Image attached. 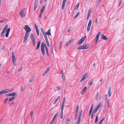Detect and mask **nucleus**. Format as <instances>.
<instances>
[{
    "mask_svg": "<svg viewBox=\"0 0 124 124\" xmlns=\"http://www.w3.org/2000/svg\"><path fill=\"white\" fill-rule=\"evenodd\" d=\"M102 105L101 103H99L98 106L96 107L98 109H99V108L101 107Z\"/></svg>",
    "mask_w": 124,
    "mask_h": 124,
    "instance_id": "obj_31",
    "label": "nucleus"
},
{
    "mask_svg": "<svg viewBox=\"0 0 124 124\" xmlns=\"http://www.w3.org/2000/svg\"><path fill=\"white\" fill-rule=\"evenodd\" d=\"M8 92V89H6L0 91V95Z\"/></svg>",
    "mask_w": 124,
    "mask_h": 124,
    "instance_id": "obj_10",
    "label": "nucleus"
},
{
    "mask_svg": "<svg viewBox=\"0 0 124 124\" xmlns=\"http://www.w3.org/2000/svg\"><path fill=\"white\" fill-rule=\"evenodd\" d=\"M77 116L76 115H74V118L75 120H76L77 119Z\"/></svg>",
    "mask_w": 124,
    "mask_h": 124,
    "instance_id": "obj_58",
    "label": "nucleus"
},
{
    "mask_svg": "<svg viewBox=\"0 0 124 124\" xmlns=\"http://www.w3.org/2000/svg\"><path fill=\"white\" fill-rule=\"evenodd\" d=\"M79 5V3H78L77 5L76 6V7L75 8V10H77L78 8Z\"/></svg>",
    "mask_w": 124,
    "mask_h": 124,
    "instance_id": "obj_30",
    "label": "nucleus"
},
{
    "mask_svg": "<svg viewBox=\"0 0 124 124\" xmlns=\"http://www.w3.org/2000/svg\"><path fill=\"white\" fill-rule=\"evenodd\" d=\"M122 0H121L120 1V2H119V4H118V7H119V6H120V5H121V2H122Z\"/></svg>",
    "mask_w": 124,
    "mask_h": 124,
    "instance_id": "obj_60",
    "label": "nucleus"
},
{
    "mask_svg": "<svg viewBox=\"0 0 124 124\" xmlns=\"http://www.w3.org/2000/svg\"><path fill=\"white\" fill-rule=\"evenodd\" d=\"M101 34V32L99 31L96 35L95 39H99V36Z\"/></svg>",
    "mask_w": 124,
    "mask_h": 124,
    "instance_id": "obj_23",
    "label": "nucleus"
},
{
    "mask_svg": "<svg viewBox=\"0 0 124 124\" xmlns=\"http://www.w3.org/2000/svg\"><path fill=\"white\" fill-rule=\"evenodd\" d=\"M15 97H11L9 98V101H11L14 100L15 99Z\"/></svg>",
    "mask_w": 124,
    "mask_h": 124,
    "instance_id": "obj_25",
    "label": "nucleus"
},
{
    "mask_svg": "<svg viewBox=\"0 0 124 124\" xmlns=\"http://www.w3.org/2000/svg\"><path fill=\"white\" fill-rule=\"evenodd\" d=\"M98 117H99V116H97L96 117L95 119V123H97V122L98 121Z\"/></svg>",
    "mask_w": 124,
    "mask_h": 124,
    "instance_id": "obj_35",
    "label": "nucleus"
},
{
    "mask_svg": "<svg viewBox=\"0 0 124 124\" xmlns=\"http://www.w3.org/2000/svg\"><path fill=\"white\" fill-rule=\"evenodd\" d=\"M98 109L96 108L94 109L93 110L92 113L93 114H94L98 111Z\"/></svg>",
    "mask_w": 124,
    "mask_h": 124,
    "instance_id": "obj_26",
    "label": "nucleus"
},
{
    "mask_svg": "<svg viewBox=\"0 0 124 124\" xmlns=\"http://www.w3.org/2000/svg\"><path fill=\"white\" fill-rule=\"evenodd\" d=\"M31 38V39L32 41H35V39L34 37H32Z\"/></svg>",
    "mask_w": 124,
    "mask_h": 124,
    "instance_id": "obj_52",
    "label": "nucleus"
},
{
    "mask_svg": "<svg viewBox=\"0 0 124 124\" xmlns=\"http://www.w3.org/2000/svg\"><path fill=\"white\" fill-rule=\"evenodd\" d=\"M94 114H93V113H92V115H91V119L92 118H93V116Z\"/></svg>",
    "mask_w": 124,
    "mask_h": 124,
    "instance_id": "obj_63",
    "label": "nucleus"
},
{
    "mask_svg": "<svg viewBox=\"0 0 124 124\" xmlns=\"http://www.w3.org/2000/svg\"><path fill=\"white\" fill-rule=\"evenodd\" d=\"M8 101V98H6L4 100V103H6Z\"/></svg>",
    "mask_w": 124,
    "mask_h": 124,
    "instance_id": "obj_36",
    "label": "nucleus"
},
{
    "mask_svg": "<svg viewBox=\"0 0 124 124\" xmlns=\"http://www.w3.org/2000/svg\"><path fill=\"white\" fill-rule=\"evenodd\" d=\"M2 51H4V49H5V47L4 46H2Z\"/></svg>",
    "mask_w": 124,
    "mask_h": 124,
    "instance_id": "obj_54",
    "label": "nucleus"
},
{
    "mask_svg": "<svg viewBox=\"0 0 124 124\" xmlns=\"http://www.w3.org/2000/svg\"><path fill=\"white\" fill-rule=\"evenodd\" d=\"M42 14V13L40 12V14L39 16V17L40 18H41Z\"/></svg>",
    "mask_w": 124,
    "mask_h": 124,
    "instance_id": "obj_57",
    "label": "nucleus"
},
{
    "mask_svg": "<svg viewBox=\"0 0 124 124\" xmlns=\"http://www.w3.org/2000/svg\"><path fill=\"white\" fill-rule=\"evenodd\" d=\"M24 29L26 32L25 33H27L29 34V33L31 31V29L29 26L27 25H24Z\"/></svg>",
    "mask_w": 124,
    "mask_h": 124,
    "instance_id": "obj_6",
    "label": "nucleus"
},
{
    "mask_svg": "<svg viewBox=\"0 0 124 124\" xmlns=\"http://www.w3.org/2000/svg\"><path fill=\"white\" fill-rule=\"evenodd\" d=\"M104 117H103V118H102V119H101V120L99 122V123L100 124H101L102 123L103 120H104Z\"/></svg>",
    "mask_w": 124,
    "mask_h": 124,
    "instance_id": "obj_28",
    "label": "nucleus"
},
{
    "mask_svg": "<svg viewBox=\"0 0 124 124\" xmlns=\"http://www.w3.org/2000/svg\"><path fill=\"white\" fill-rule=\"evenodd\" d=\"M86 37V36H85L83 37L79 41L78 43V44L79 45L82 44L85 39V38Z\"/></svg>",
    "mask_w": 124,
    "mask_h": 124,
    "instance_id": "obj_9",
    "label": "nucleus"
},
{
    "mask_svg": "<svg viewBox=\"0 0 124 124\" xmlns=\"http://www.w3.org/2000/svg\"><path fill=\"white\" fill-rule=\"evenodd\" d=\"M87 74L86 73H85V74L83 76L82 78L80 80V82H81L83 81V80H85L87 77Z\"/></svg>",
    "mask_w": 124,
    "mask_h": 124,
    "instance_id": "obj_11",
    "label": "nucleus"
},
{
    "mask_svg": "<svg viewBox=\"0 0 124 124\" xmlns=\"http://www.w3.org/2000/svg\"><path fill=\"white\" fill-rule=\"evenodd\" d=\"M55 46L54 44H53L52 46V53H53V51L54 50V47Z\"/></svg>",
    "mask_w": 124,
    "mask_h": 124,
    "instance_id": "obj_49",
    "label": "nucleus"
},
{
    "mask_svg": "<svg viewBox=\"0 0 124 124\" xmlns=\"http://www.w3.org/2000/svg\"><path fill=\"white\" fill-rule=\"evenodd\" d=\"M60 97L59 96H58L57 98L55 99V101L56 102L58 100V99L60 98Z\"/></svg>",
    "mask_w": 124,
    "mask_h": 124,
    "instance_id": "obj_46",
    "label": "nucleus"
},
{
    "mask_svg": "<svg viewBox=\"0 0 124 124\" xmlns=\"http://www.w3.org/2000/svg\"><path fill=\"white\" fill-rule=\"evenodd\" d=\"M70 120V118H68L66 120V124H68V123H69V121Z\"/></svg>",
    "mask_w": 124,
    "mask_h": 124,
    "instance_id": "obj_37",
    "label": "nucleus"
},
{
    "mask_svg": "<svg viewBox=\"0 0 124 124\" xmlns=\"http://www.w3.org/2000/svg\"><path fill=\"white\" fill-rule=\"evenodd\" d=\"M93 82L92 81H90V82H89V83L88 84V85H92L93 84Z\"/></svg>",
    "mask_w": 124,
    "mask_h": 124,
    "instance_id": "obj_50",
    "label": "nucleus"
},
{
    "mask_svg": "<svg viewBox=\"0 0 124 124\" xmlns=\"http://www.w3.org/2000/svg\"><path fill=\"white\" fill-rule=\"evenodd\" d=\"M50 30V29H49L47 32L45 33V34L46 35H51V33L50 32L51 31Z\"/></svg>",
    "mask_w": 124,
    "mask_h": 124,
    "instance_id": "obj_19",
    "label": "nucleus"
},
{
    "mask_svg": "<svg viewBox=\"0 0 124 124\" xmlns=\"http://www.w3.org/2000/svg\"><path fill=\"white\" fill-rule=\"evenodd\" d=\"M32 44H33V46H35V41H32Z\"/></svg>",
    "mask_w": 124,
    "mask_h": 124,
    "instance_id": "obj_55",
    "label": "nucleus"
},
{
    "mask_svg": "<svg viewBox=\"0 0 124 124\" xmlns=\"http://www.w3.org/2000/svg\"><path fill=\"white\" fill-rule=\"evenodd\" d=\"M93 104H92L91 105V107H90V110H91V111H92V109H93Z\"/></svg>",
    "mask_w": 124,
    "mask_h": 124,
    "instance_id": "obj_41",
    "label": "nucleus"
},
{
    "mask_svg": "<svg viewBox=\"0 0 124 124\" xmlns=\"http://www.w3.org/2000/svg\"><path fill=\"white\" fill-rule=\"evenodd\" d=\"M29 35V34L27 33H25L24 37L23 38V42L24 43L25 42Z\"/></svg>",
    "mask_w": 124,
    "mask_h": 124,
    "instance_id": "obj_8",
    "label": "nucleus"
},
{
    "mask_svg": "<svg viewBox=\"0 0 124 124\" xmlns=\"http://www.w3.org/2000/svg\"><path fill=\"white\" fill-rule=\"evenodd\" d=\"M66 0H63L62 3V4L63 5H65V4L66 2Z\"/></svg>",
    "mask_w": 124,
    "mask_h": 124,
    "instance_id": "obj_44",
    "label": "nucleus"
},
{
    "mask_svg": "<svg viewBox=\"0 0 124 124\" xmlns=\"http://www.w3.org/2000/svg\"><path fill=\"white\" fill-rule=\"evenodd\" d=\"M36 32H37V34L38 36H39V30L38 29H37L36 30Z\"/></svg>",
    "mask_w": 124,
    "mask_h": 124,
    "instance_id": "obj_39",
    "label": "nucleus"
},
{
    "mask_svg": "<svg viewBox=\"0 0 124 124\" xmlns=\"http://www.w3.org/2000/svg\"><path fill=\"white\" fill-rule=\"evenodd\" d=\"M92 112V111L89 110V116H90V115L91 114Z\"/></svg>",
    "mask_w": 124,
    "mask_h": 124,
    "instance_id": "obj_59",
    "label": "nucleus"
},
{
    "mask_svg": "<svg viewBox=\"0 0 124 124\" xmlns=\"http://www.w3.org/2000/svg\"><path fill=\"white\" fill-rule=\"evenodd\" d=\"M91 12L92 10H91L89 9L88 11V14L90 15Z\"/></svg>",
    "mask_w": 124,
    "mask_h": 124,
    "instance_id": "obj_47",
    "label": "nucleus"
},
{
    "mask_svg": "<svg viewBox=\"0 0 124 124\" xmlns=\"http://www.w3.org/2000/svg\"><path fill=\"white\" fill-rule=\"evenodd\" d=\"M63 111H61L60 113V118L61 119H62L63 117Z\"/></svg>",
    "mask_w": 124,
    "mask_h": 124,
    "instance_id": "obj_29",
    "label": "nucleus"
},
{
    "mask_svg": "<svg viewBox=\"0 0 124 124\" xmlns=\"http://www.w3.org/2000/svg\"><path fill=\"white\" fill-rule=\"evenodd\" d=\"M101 0H98L97 3V5L98 6L100 4V2Z\"/></svg>",
    "mask_w": 124,
    "mask_h": 124,
    "instance_id": "obj_42",
    "label": "nucleus"
},
{
    "mask_svg": "<svg viewBox=\"0 0 124 124\" xmlns=\"http://www.w3.org/2000/svg\"><path fill=\"white\" fill-rule=\"evenodd\" d=\"M99 93H96V95L95 96L96 100H97L98 97Z\"/></svg>",
    "mask_w": 124,
    "mask_h": 124,
    "instance_id": "obj_34",
    "label": "nucleus"
},
{
    "mask_svg": "<svg viewBox=\"0 0 124 124\" xmlns=\"http://www.w3.org/2000/svg\"><path fill=\"white\" fill-rule=\"evenodd\" d=\"M57 115V113H56V114H55L54 116L53 117L52 119V120L51 121L50 123L49 124H52L53 123V122L54 121V119H55V117H56Z\"/></svg>",
    "mask_w": 124,
    "mask_h": 124,
    "instance_id": "obj_16",
    "label": "nucleus"
},
{
    "mask_svg": "<svg viewBox=\"0 0 124 124\" xmlns=\"http://www.w3.org/2000/svg\"><path fill=\"white\" fill-rule=\"evenodd\" d=\"M26 10L25 8H24L19 12V14L22 17H24L25 16V12Z\"/></svg>",
    "mask_w": 124,
    "mask_h": 124,
    "instance_id": "obj_5",
    "label": "nucleus"
},
{
    "mask_svg": "<svg viewBox=\"0 0 124 124\" xmlns=\"http://www.w3.org/2000/svg\"><path fill=\"white\" fill-rule=\"evenodd\" d=\"M45 40L46 43H49L48 39H45Z\"/></svg>",
    "mask_w": 124,
    "mask_h": 124,
    "instance_id": "obj_61",
    "label": "nucleus"
},
{
    "mask_svg": "<svg viewBox=\"0 0 124 124\" xmlns=\"http://www.w3.org/2000/svg\"><path fill=\"white\" fill-rule=\"evenodd\" d=\"M64 105H62L61 108V111H63L64 109Z\"/></svg>",
    "mask_w": 124,
    "mask_h": 124,
    "instance_id": "obj_40",
    "label": "nucleus"
},
{
    "mask_svg": "<svg viewBox=\"0 0 124 124\" xmlns=\"http://www.w3.org/2000/svg\"><path fill=\"white\" fill-rule=\"evenodd\" d=\"M89 47L88 45H84L78 47L77 48L78 50L86 49L89 48Z\"/></svg>",
    "mask_w": 124,
    "mask_h": 124,
    "instance_id": "obj_4",
    "label": "nucleus"
},
{
    "mask_svg": "<svg viewBox=\"0 0 124 124\" xmlns=\"http://www.w3.org/2000/svg\"><path fill=\"white\" fill-rule=\"evenodd\" d=\"M105 100L107 104V107L109 108L110 107L109 103V100L107 97H105Z\"/></svg>",
    "mask_w": 124,
    "mask_h": 124,
    "instance_id": "obj_12",
    "label": "nucleus"
},
{
    "mask_svg": "<svg viewBox=\"0 0 124 124\" xmlns=\"http://www.w3.org/2000/svg\"><path fill=\"white\" fill-rule=\"evenodd\" d=\"M74 40L73 39H71L70 41H68V42L66 43V46H67L68 45L70 44Z\"/></svg>",
    "mask_w": 124,
    "mask_h": 124,
    "instance_id": "obj_21",
    "label": "nucleus"
},
{
    "mask_svg": "<svg viewBox=\"0 0 124 124\" xmlns=\"http://www.w3.org/2000/svg\"><path fill=\"white\" fill-rule=\"evenodd\" d=\"M65 5L62 4L61 8L62 10L64 9L65 6Z\"/></svg>",
    "mask_w": 124,
    "mask_h": 124,
    "instance_id": "obj_56",
    "label": "nucleus"
},
{
    "mask_svg": "<svg viewBox=\"0 0 124 124\" xmlns=\"http://www.w3.org/2000/svg\"><path fill=\"white\" fill-rule=\"evenodd\" d=\"M43 35L45 39H48L47 36H46V35L45 34H44Z\"/></svg>",
    "mask_w": 124,
    "mask_h": 124,
    "instance_id": "obj_48",
    "label": "nucleus"
},
{
    "mask_svg": "<svg viewBox=\"0 0 124 124\" xmlns=\"http://www.w3.org/2000/svg\"><path fill=\"white\" fill-rule=\"evenodd\" d=\"M87 87H85L83 88V89L82 90L81 93L82 95H83L84 94V93L86 91V89Z\"/></svg>",
    "mask_w": 124,
    "mask_h": 124,
    "instance_id": "obj_15",
    "label": "nucleus"
},
{
    "mask_svg": "<svg viewBox=\"0 0 124 124\" xmlns=\"http://www.w3.org/2000/svg\"><path fill=\"white\" fill-rule=\"evenodd\" d=\"M64 74L63 73H62V79L64 80H65V76L64 75Z\"/></svg>",
    "mask_w": 124,
    "mask_h": 124,
    "instance_id": "obj_33",
    "label": "nucleus"
},
{
    "mask_svg": "<svg viewBox=\"0 0 124 124\" xmlns=\"http://www.w3.org/2000/svg\"><path fill=\"white\" fill-rule=\"evenodd\" d=\"M82 115H81V114H79V116L78 118V120L77 121L78 122H80V119Z\"/></svg>",
    "mask_w": 124,
    "mask_h": 124,
    "instance_id": "obj_27",
    "label": "nucleus"
},
{
    "mask_svg": "<svg viewBox=\"0 0 124 124\" xmlns=\"http://www.w3.org/2000/svg\"><path fill=\"white\" fill-rule=\"evenodd\" d=\"M45 8V6L44 5L43 6L42 8L41 9L40 12L43 13Z\"/></svg>",
    "mask_w": 124,
    "mask_h": 124,
    "instance_id": "obj_24",
    "label": "nucleus"
},
{
    "mask_svg": "<svg viewBox=\"0 0 124 124\" xmlns=\"http://www.w3.org/2000/svg\"><path fill=\"white\" fill-rule=\"evenodd\" d=\"M101 38L102 39L104 40H107L108 39L107 37L105 35L101 34Z\"/></svg>",
    "mask_w": 124,
    "mask_h": 124,
    "instance_id": "obj_17",
    "label": "nucleus"
},
{
    "mask_svg": "<svg viewBox=\"0 0 124 124\" xmlns=\"http://www.w3.org/2000/svg\"><path fill=\"white\" fill-rule=\"evenodd\" d=\"M6 32V36L8 37V25L6 24L1 34V36L2 37H4L5 35L4 32Z\"/></svg>",
    "mask_w": 124,
    "mask_h": 124,
    "instance_id": "obj_2",
    "label": "nucleus"
},
{
    "mask_svg": "<svg viewBox=\"0 0 124 124\" xmlns=\"http://www.w3.org/2000/svg\"><path fill=\"white\" fill-rule=\"evenodd\" d=\"M45 48L46 51V52L47 54V55L48 56L49 55L48 51L47 48V46L46 44H44V42H42V43L41 46V51L43 55H44L45 54Z\"/></svg>",
    "mask_w": 124,
    "mask_h": 124,
    "instance_id": "obj_1",
    "label": "nucleus"
},
{
    "mask_svg": "<svg viewBox=\"0 0 124 124\" xmlns=\"http://www.w3.org/2000/svg\"><path fill=\"white\" fill-rule=\"evenodd\" d=\"M71 31V30L70 29V28H69L68 29V32H70V31Z\"/></svg>",
    "mask_w": 124,
    "mask_h": 124,
    "instance_id": "obj_62",
    "label": "nucleus"
},
{
    "mask_svg": "<svg viewBox=\"0 0 124 124\" xmlns=\"http://www.w3.org/2000/svg\"><path fill=\"white\" fill-rule=\"evenodd\" d=\"M40 29H41V31L42 33L43 34H45V32H44L43 29L42 28H40Z\"/></svg>",
    "mask_w": 124,
    "mask_h": 124,
    "instance_id": "obj_38",
    "label": "nucleus"
},
{
    "mask_svg": "<svg viewBox=\"0 0 124 124\" xmlns=\"http://www.w3.org/2000/svg\"><path fill=\"white\" fill-rule=\"evenodd\" d=\"M41 44V41L40 40H39L38 42L37 43V47L36 48V50H38L39 47L40 46V45Z\"/></svg>",
    "mask_w": 124,
    "mask_h": 124,
    "instance_id": "obj_14",
    "label": "nucleus"
},
{
    "mask_svg": "<svg viewBox=\"0 0 124 124\" xmlns=\"http://www.w3.org/2000/svg\"><path fill=\"white\" fill-rule=\"evenodd\" d=\"M33 81V79L32 78H31L29 80V81L30 82H32Z\"/></svg>",
    "mask_w": 124,
    "mask_h": 124,
    "instance_id": "obj_64",
    "label": "nucleus"
},
{
    "mask_svg": "<svg viewBox=\"0 0 124 124\" xmlns=\"http://www.w3.org/2000/svg\"><path fill=\"white\" fill-rule=\"evenodd\" d=\"M56 88H57V90L59 91L60 89L61 88L59 86H57L56 87Z\"/></svg>",
    "mask_w": 124,
    "mask_h": 124,
    "instance_id": "obj_51",
    "label": "nucleus"
},
{
    "mask_svg": "<svg viewBox=\"0 0 124 124\" xmlns=\"http://www.w3.org/2000/svg\"><path fill=\"white\" fill-rule=\"evenodd\" d=\"M16 93H8V96H11L12 97H15L16 95Z\"/></svg>",
    "mask_w": 124,
    "mask_h": 124,
    "instance_id": "obj_13",
    "label": "nucleus"
},
{
    "mask_svg": "<svg viewBox=\"0 0 124 124\" xmlns=\"http://www.w3.org/2000/svg\"><path fill=\"white\" fill-rule=\"evenodd\" d=\"M6 21V20H5V19L2 20H0V22L1 23H3L5 22Z\"/></svg>",
    "mask_w": 124,
    "mask_h": 124,
    "instance_id": "obj_43",
    "label": "nucleus"
},
{
    "mask_svg": "<svg viewBox=\"0 0 124 124\" xmlns=\"http://www.w3.org/2000/svg\"><path fill=\"white\" fill-rule=\"evenodd\" d=\"M49 70V68L48 67L44 72L43 74L42 75L44 76L45 75Z\"/></svg>",
    "mask_w": 124,
    "mask_h": 124,
    "instance_id": "obj_20",
    "label": "nucleus"
},
{
    "mask_svg": "<svg viewBox=\"0 0 124 124\" xmlns=\"http://www.w3.org/2000/svg\"><path fill=\"white\" fill-rule=\"evenodd\" d=\"M79 108V106L78 105L77 106V107L76 108V110L77 111V112H78Z\"/></svg>",
    "mask_w": 124,
    "mask_h": 124,
    "instance_id": "obj_45",
    "label": "nucleus"
},
{
    "mask_svg": "<svg viewBox=\"0 0 124 124\" xmlns=\"http://www.w3.org/2000/svg\"><path fill=\"white\" fill-rule=\"evenodd\" d=\"M38 5V4L35 1H34V10H35L36 9L37 6Z\"/></svg>",
    "mask_w": 124,
    "mask_h": 124,
    "instance_id": "obj_18",
    "label": "nucleus"
},
{
    "mask_svg": "<svg viewBox=\"0 0 124 124\" xmlns=\"http://www.w3.org/2000/svg\"><path fill=\"white\" fill-rule=\"evenodd\" d=\"M11 56L12 61V62L13 63V65L14 66H16V58L15 57V55L13 52L12 53Z\"/></svg>",
    "mask_w": 124,
    "mask_h": 124,
    "instance_id": "obj_3",
    "label": "nucleus"
},
{
    "mask_svg": "<svg viewBox=\"0 0 124 124\" xmlns=\"http://www.w3.org/2000/svg\"><path fill=\"white\" fill-rule=\"evenodd\" d=\"M108 93L109 96H110L111 94V89L110 87L108 89Z\"/></svg>",
    "mask_w": 124,
    "mask_h": 124,
    "instance_id": "obj_22",
    "label": "nucleus"
},
{
    "mask_svg": "<svg viewBox=\"0 0 124 124\" xmlns=\"http://www.w3.org/2000/svg\"><path fill=\"white\" fill-rule=\"evenodd\" d=\"M79 14V12H78L77 14L74 16V18L75 19L78 16V15Z\"/></svg>",
    "mask_w": 124,
    "mask_h": 124,
    "instance_id": "obj_32",
    "label": "nucleus"
},
{
    "mask_svg": "<svg viewBox=\"0 0 124 124\" xmlns=\"http://www.w3.org/2000/svg\"><path fill=\"white\" fill-rule=\"evenodd\" d=\"M23 68L22 67H21L18 70V72H20L22 69Z\"/></svg>",
    "mask_w": 124,
    "mask_h": 124,
    "instance_id": "obj_53",
    "label": "nucleus"
},
{
    "mask_svg": "<svg viewBox=\"0 0 124 124\" xmlns=\"http://www.w3.org/2000/svg\"><path fill=\"white\" fill-rule=\"evenodd\" d=\"M92 23V21L91 20H90L89 21L87 27V31H88L89 30L91 25Z\"/></svg>",
    "mask_w": 124,
    "mask_h": 124,
    "instance_id": "obj_7",
    "label": "nucleus"
}]
</instances>
